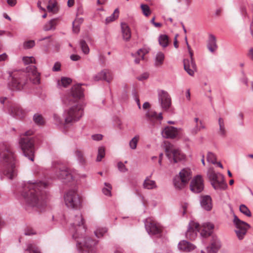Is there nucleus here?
<instances>
[{
    "mask_svg": "<svg viewBox=\"0 0 253 253\" xmlns=\"http://www.w3.org/2000/svg\"><path fill=\"white\" fill-rule=\"evenodd\" d=\"M82 214L79 212L72 218L70 230L73 237L77 240L78 248L87 253H95L93 247L96 242L85 236L86 226Z\"/></svg>",
    "mask_w": 253,
    "mask_h": 253,
    "instance_id": "nucleus-1",
    "label": "nucleus"
},
{
    "mask_svg": "<svg viewBox=\"0 0 253 253\" xmlns=\"http://www.w3.org/2000/svg\"><path fill=\"white\" fill-rule=\"evenodd\" d=\"M45 183L28 182L24 187L23 197L32 206L40 208L44 204L45 194L42 189L45 188Z\"/></svg>",
    "mask_w": 253,
    "mask_h": 253,
    "instance_id": "nucleus-2",
    "label": "nucleus"
},
{
    "mask_svg": "<svg viewBox=\"0 0 253 253\" xmlns=\"http://www.w3.org/2000/svg\"><path fill=\"white\" fill-rule=\"evenodd\" d=\"M0 159L3 167V173L12 179L17 174L15 166V156L10 146L6 143L0 145Z\"/></svg>",
    "mask_w": 253,
    "mask_h": 253,
    "instance_id": "nucleus-3",
    "label": "nucleus"
},
{
    "mask_svg": "<svg viewBox=\"0 0 253 253\" xmlns=\"http://www.w3.org/2000/svg\"><path fill=\"white\" fill-rule=\"evenodd\" d=\"M213 228L214 225L210 223H204L200 226L199 223L191 221L186 233V236L187 239L193 240L197 236V232H199L202 237H207L211 235Z\"/></svg>",
    "mask_w": 253,
    "mask_h": 253,
    "instance_id": "nucleus-4",
    "label": "nucleus"
},
{
    "mask_svg": "<svg viewBox=\"0 0 253 253\" xmlns=\"http://www.w3.org/2000/svg\"><path fill=\"white\" fill-rule=\"evenodd\" d=\"M33 134V131L29 130L21 136L19 141L20 146L24 155L31 161H34V144L33 138L30 136Z\"/></svg>",
    "mask_w": 253,
    "mask_h": 253,
    "instance_id": "nucleus-5",
    "label": "nucleus"
},
{
    "mask_svg": "<svg viewBox=\"0 0 253 253\" xmlns=\"http://www.w3.org/2000/svg\"><path fill=\"white\" fill-rule=\"evenodd\" d=\"M83 115V109L80 104L71 107L65 112V124H73L78 121Z\"/></svg>",
    "mask_w": 253,
    "mask_h": 253,
    "instance_id": "nucleus-6",
    "label": "nucleus"
},
{
    "mask_svg": "<svg viewBox=\"0 0 253 253\" xmlns=\"http://www.w3.org/2000/svg\"><path fill=\"white\" fill-rule=\"evenodd\" d=\"M208 177L213 187L216 190H225L227 185L224 177L219 173H216L212 168H210L208 172Z\"/></svg>",
    "mask_w": 253,
    "mask_h": 253,
    "instance_id": "nucleus-7",
    "label": "nucleus"
},
{
    "mask_svg": "<svg viewBox=\"0 0 253 253\" xmlns=\"http://www.w3.org/2000/svg\"><path fill=\"white\" fill-rule=\"evenodd\" d=\"M83 89L81 84H75L72 86L71 91L66 95L63 100L64 103L67 104L77 102L83 96Z\"/></svg>",
    "mask_w": 253,
    "mask_h": 253,
    "instance_id": "nucleus-8",
    "label": "nucleus"
},
{
    "mask_svg": "<svg viewBox=\"0 0 253 253\" xmlns=\"http://www.w3.org/2000/svg\"><path fill=\"white\" fill-rule=\"evenodd\" d=\"M166 154L169 159L173 161L174 163L184 160L185 159V155L169 143H166Z\"/></svg>",
    "mask_w": 253,
    "mask_h": 253,
    "instance_id": "nucleus-9",
    "label": "nucleus"
},
{
    "mask_svg": "<svg viewBox=\"0 0 253 253\" xmlns=\"http://www.w3.org/2000/svg\"><path fill=\"white\" fill-rule=\"evenodd\" d=\"M192 177V171L189 168L183 169L179 173V176L174 180L175 187L181 189L188 183Z\"/></svg>",
    "mask_w": 253,
    "mask_h": 253,
    "instance_id": "nucleus-10",
    "label": "nucleus"
},
{
    "mask_svg": "<svg viewBox=\"0 0 253 253\" xmlns=\"http://www.w3.org/2000/svg\"><path fill=\"white\" fill-rule=\"evenodd\" d=\"M66 205L72 209L79 208L81 204V198L75 190H69L64 196Z\"/></svg>",
    "mask_w": 253,
    "mask_h": 253,
    "instance_id": "nucleus-11",
    "label": "nucleus"
},
{
    "mask_svg": "<svg viewBox=\"0 0 253 253\" xmlns=\"http://www.w3.org/2000/svg\"><path fill=\"white\" fill-rule=\"evenodd\" d=\"M233 222L235 225V233L238 239L242 240L246 234L250 225L247 223L240 220L236 215H234Z\"/></svg>",
    "mask_w": 253,
    "mask_h": 253,
    "instance_id": "nucleus-12",
    "label": "nucleus"
},
{
    "mask_svg": "<svg viewBox=\"0 0 253 253\" xmlns=\"http://www.w3.org/2000/svg\"><path fill=\"white\" fill-rule=\"evenodd\" d=\"M26 84V81L24 77L18 74H14L11 81L8 84L9 88L13 90H19L23 88Z\"/></svg>",
    "mask_w": 253,
    "mask_h": 253,
    "instance_id": "nucleus-13",
    "label": "nucleus"
},
{
    "mask_svg": "<svg viewBox=\"0 0 253 253\" xmlns=\"http://www.w3.org/2000/svg\"><path fill=\"white\" fill-rule=\"evenodd\" d=\"M57 169L56 175L58 178L65 180L66 182H69L72 180H75L76 177L71 171L63 166H58L56 167Z\"/></svg>",
    "mask_w": 253,
    "mask_h": 253,
    "instance_id": "nucleus-14",
    "label": "nucleus"
},
{
    "mask_svg": "<svg viewBox=\"0 0 253 253\" xmlns=\"http://www.w3.org/2000/svg\"><path fill=\"white\" fill-rule=\"evenodd\" d=\"M185 40L186 41V44L187 45V47L188 49L189 53L190 56V58L191 60V69L189 68V60L187 59H184L183 61L184 63V68L185 70L187 72V73L190 76H193L194 74V72L196 70V65L194 61L193 58V52L191 50L189 45L187 41V38H185Z\"/></svg>",
    "mask_w": 253,
    "mask_h": 253,
    "instance_id": "nucleus-15",
    "label": "nucleus"
},
{
    "mask_svg": "<svg viewBox=\"0 0 253 253\" xmlns=\"http://www.w3.org/2000/svg\"><path fill=\"white\" fill-rule=\"evenodd\" d=\"M146 227L149 233L156 235L162 231V227L153 218H148L146 220Z\"/></svg>",
    "mask_w": 253,
    "mask_h": 253,
    "instance_id": "nucleus-16",
    "label": "nucleus"
},
{
    "mask_svg": "<svg viewBox=\"0 0 253 253\" xmlns=\"http://www.w3.org/2000/svg\"><path fill=\"white\" fill-rule=\"evenodd\" d=\"M28 77L34 84L40 83V74L37 71V68L34 65H30L26 68Z\"/></svg>",
    "mask_w": 253,
    "mask_h": 253,
    "instance_id": "nucleus-17",
    "label": "nucleus"
},
{
    "mask_svg": "<svg viewBox=\"0 0 253 253\" xmlns=\"http://www.w3.org/2000/svg\"><path fill=\"white\" fill-rule=\"evenodd\" d=\"M204 189L203 180L201 176L197 175L191 182L190 189L195 193L201 192Z\"/></svg>",
    "mask_w": 253,
    "mask_h": 253,
    "instance_id": "nucleus-18",
    "label": "nucleus"
},
{
    "mask_svg": "<svg viewBox=\"0 0 253 253\" xmlns=\"http://www.w3.org/2000/svg\"><path fill=\"white\" fill-rule=\"evenodd\" d=\"M147 120L152 125H155L163 119L162 113L157 114L155 111L149 110L145 114Z\"/></svg>",
    "mask_w": 253,
    "mask_h": 253,
    "instance_id": "nucleus-19",
    "label": "nucleus"
},
{
    "mask_svg": "<svg viewBox=\"0 0 253 253\" xmlns=\"http://www.w3.org/2000/svg\"><path fill=\"white\" fill-rule=\"evenodd\" d=\"M159 98L163 109L168 110L171 105V99L166 91L162 90L159 93Z\"/></svg>",
    "mask_w": 253,
    "mask_h": 253,
    "instance_id": "nucleus-20",
    "label": "nucleus"
},
{
    "mask_svg": "<svg viewBox=\"0 0 253 253\" xmlns=\"http://www.w3.org/2000/svg\"><path fill=\"white\" fill-rule=\"evenodd\" d=\"M181 132L180 129L173 126H167L163 131V135L166 138H174L179 136Z\"/></svg>",
    "mask_w": 253,
    "mask_h": 253,
    "instance_id": "nucleus-21",
    "label": "nucleus"
},
{
    "mask_svg": "<svg viewBox=\"0 0 253 253\" xmlns=\"http://www.w3.org/2000/svg\"><path fill=\"white\" fill-rule=\"evenodd\" d=\"M113 79V76L110 71L107 69H104L94 77L95 81H99L104 80L108 82H110Z\"/></svg>",
    "mask_w": 253,
    "mask_h": 253,
    "instance_id": "nucleus-22",
    "label": "nucleus"
},
{
    "mask_svg": "<svg viewBox=\"0 0 253 253\" xmlns=\"http://www.w3.org/2000/svg\"><path fill=\"white\" fill-rule=\"evenodd\" d=\"M10 112L12 116L20 119L24 117L26 115L25 111L18 105H14L11 106Z\"/></svg>",
    "mask_w": 253,
    "mask_h": 253,
    "instance_id": "nucleus-23",
    "label": "nucleus"
},
{
    "mask_svg": "<svg viewBox=\"0 0 253 253\" xmlns=\"http://www.w3.org/2000/svg\"><path fill=\"white\" fill-rule=\"evenodd\" d=\"M220 247V244L219 240L216 238H213L211 243L209 246L207 248L208 253H217ZM201 253H206L202 251Z\"/></svg>",
    "mask_w": 253,
    "mask_h": 253,
    "instance_id": "nucleus-24",
    "label": "nucleus"
},
{
    "mask_svg": "<svg viewBox=\"0 0 253 253\" xmlns=\"http://www.w3.org/2000/svg\"><path fill=\"white\" fill-rule=\"evenodd\" d=\"M122 36L123 40L126 42L130 40L131 37V30L127 24L122 22L121 24Z\"/></svg>",
    "mask_w": 253,
    "mask_h": 253,
    "instance_id": "nucleus-25",
    "label": "nucleus"
},
{
    "mask_svg": "<svg viewBox=\"0 0 253 253\" xmlns=\"http://www.w3.org/2000/svg\"><path fill=\"white\" fill-rule=\"evenodd\" d=\"M201 205L205 210L211 211L212 208L211 198L210 196L206 195L201 197Z\"/></svg>",
    "mask_w": 253,
    "mask_h": 253,
    "instance_id": "nucleus-26",
    "label": "nucleus"
},
{
    "mask_svg": "<svg viewBox=\"0 0 253 253\" xmlns=\"http://www.w3.org/2000/svg\"><path fill=\"white\" fill-rule=\"evenodd\" d=\"M178 248L180 251L189 252L194 250L196 246L189 242L182 241L179 243Z\"/></svg>",
    "mask_w": 253,
    "mask_h": 253,
    "instance_id": "nucleus-27",
    "label": "nucleus"
},
{
    "mask_svg": "<svg viewBox=\"0 0 253 253\" xmlns=\"http://www.w3.org/2000/svg\"><path fill=\"white\" fill-rule=\"evenodd\" d=\"M59 21V19L58 18H55L50 20L43 26V30L45 31L54 30L56 29V26L58 24Z\"/></svg>",
    "mask_w": 253,
    "mask_h": 253,
    "instance_id": "nucleus-28",
    "label": "nucleus"
},
{
    "mask_svg": "<svg viewBox=\"0 0 253 253\" xmlns=\"http://www.w3.org/2000/svg\"><path fill=\"white\" fill-rule=\"evenodd\" d=\"M207 47L209 50L211 52H214L217 48L215 37L212 35H211L209 36Z\"/></svg>",
    "mask_w": 253,
    "mask_h": 253,
    "instance_id": "nucleus-29",
    "label": "nucleus"
},
{
    "mask_svg": "<svg viewBox=\"0 0 253 253\" xmlns=\"http://www.w3.org/2000/svg\"><path fill=\"white\" fill-rule=\"evenodd\" d=\"M165 59V55L162 52H159L156 55L155 65L156 67H161L163 64Z\"/></svg>",
    "mask_w": 253,
    "mask_h": 253,
    "instance_id": "nucleus-30",
    "label": "nucleus"
},
{
    "mask_svg": "<svg viewBox=\"0 0 253 253\" xmlns=\"http://www.w3.org/2000/svg\"><path fill=\"white\" fill-rule=\"evenodd\" d=\"M143 187L147 189L156 188L157 186L155 181L151 180L148 177L146 178L143 182Z\"/></svg>",
    "mask_w": 253,
    "mask_h": 253,
    "instance_id": "nucleus-31",
    "label": "nucleus"
},
{
    "mask_svg": "<svg viewBox=\"0 0 253 253\" xmlns=\"http://www.w3.org/2000/svg\"><path fill=\"white\" fill-rule=\"evenodd\" d=\"M194 121L196 124L195 127L192 129V133L196 134L198 131L201 130V129L204 128L205 126L202 122L199 120L198 118H195Z\"/></svg>",
    "mask_w": 253,
    "mask_h": 253,
    "instance_id": "nucleus-32",
    "label": "nucleus"
},
{
    "mask_svg": "<svg viewBox=\"0 0 253 253\" xmlns=\"http://www.w3.org/2000/svg\"><path fill=\"white\" fill-rule=\"evenodd\" d=\"M218 124L219 127L218 133L220 135L224 136L226 134V130L224 119L222 118H219Z\"/></svg>",
    "mask_w": 253,
    "mask_h": 253,
    "instance_id": "nucleus-33",
    "label": "nucleus"
},
{
    "mask_svg": "<svg viewBox=\"0 0 253 253\" xmlns=\"http://www.w3.org/2000/svg\"><path fill=\"white\" fill-rule=\"evenodd\" d=\"M83 19L77 17L73 22V31L75 33H78L80 31V25L83 22Z\"/></svg>",
    "mask_w": 253,
    "mask_h": 253,
    "instance_id": "nucleus-34",
    "label": "nucleus"
},
{
    "mask_svg": "<svg viewBox=\"0 0 253 253\" xmlns=\"http://www.w3.org/2000/svg\"><path fill=\"white\" fill-rule=\"evenodd\" d=\"M47 9L49 12L56 13L57 11V2L55 0H49Z\"/></svg>",
    "mask_w": 253,
    "mask_h": 253,
    "instance_id": "nucleus-35",
    "label": "nucleus"
},
{
    "mask_svg": "<svg viewBox=\"0 0 253 253\" xmlns=\"http://www.w3.org/2000/svg\"><path fill=\"white\" fill-rule=\"evenodd\" d=\"M26 251L29 253H41L38 247L34 244H28Z\"/></svg>",
    "mask_w": 253,
    "mask_h": 253,
    "instance_id": "nucleus-36",
    "label": "nucleus"
},
{
    "mask_svg": "<svg viewBox=\"0 0 253 253\" xmlns=\"http://www.w3.org/2000/svg\"><path fill=\"white\" fill-rule=\"evenodd\" d=\"M159 42L162 46L164 47L167 46L169 42L168 36L166 35H161L159 38Z\"/></svg>",
    "mask_w": 253,
    "mask_h": 253,
    "instance_id": "nucleus-37",
    "label": "nucleus"
},
{
    "mask_svg": "<svg viewBox=\"0 0 253 253\" xmlns=\"http://www.w3.org/2000/svg\"><path fill=\"white\" fill-rule=\"evenodd\" d=\"M119 15V10L118 8H116L114 13L110 16L106 18V24L109 23L111 22L114 21L116 19H117Z\"/></svg>",
    "mask_w": 253,
    "mask_h": 253,
    "instance_id": "nucleus-38",
    "label": "nucleus"
},
{
    "mask_svg": "<svg viewBox=\"0 0 253 253\" xmlns=\"http://www.w3.org/2000/svg\"><path fill=\"white\" fill-rule=\"evenodd\" d=\"M72 82V80L70 78L67 77H62L60 81L58 82V85L62 86L64 87H67Z\"/></svg>",
    "mask_w": 253,
    "mask_h": 253,
    "instance_id": "nucleus-39",
    "label": "nucleus"
},
{
    "mask_svg": "<svg viewBox=\"0 0 253 253\" xmlns=\"http://www.w3.org/2000/svg\"><path fill=\"white\" fill-rule=\"evenodd\" d=\"M139 140V135H136L133 138H132L129 143V145L130 148L133 150L135 149L136 148Z\"/></svg>",
    "mask_w": 253,
    "mask_h": 253,
    "instance_id": "nucleus-40",
    "label": "nucleus"
},
{
    "mask_svg": "<svg viewBox=\"0 0 253 253\" xmlns=\"http://www.w3.org/2000/svg\"><path fill=\"white\" fill-rule=\"evenodd\" d=\"M34 121L36 124L39 125H42L44 124V121L42 115L35 114L34 116Z\"/></svg>",
    "mask_w": 253,
    "mask_h": 253,
    "instance_id": "nucleus-41",
    "label": "nucleus"
},
{
    "mask_svg": "<svg viewBox=\"0 0 253 253\" xmlns=\"http://www.w3.org/2000/svg\"><path fill=\"white\" fill-rule=\"evenodd\" d=\"M240 211L248 217L251 216V212L249 209L245 205H241L240 206Z\"/></svg>",
    "mask_w": 253,
    "mask_h": 253,
    "instance_id": "nucleus-42",
    "label": "nucleus"
},
{
    "mask_svg": "<svg viewBox=\"0 0 253 253\" xmlns=\"http://www.w3.org/2000/svg\"><path fill=\"white\" fill-rule=\"evenodd\" d=\"M105 155V149L102 147H99L98 150V155L96 158V161L98 162L101 161L102 159L104 157Z\"/></svg>",
    "mask_w": 253,
    "mask_h": 253,
    "instance_id": "nucleus-43",
    "label": "nucleus"
},
{
    "mask_svg": "<svg viewBox=\"0 0 253 253\" xmlns=\"http://www.w3.org/2000/svg\"><path fill=\"white\" fill-rule=\"evenodd\" d=\"M207 160L210 163L215 164L216 163V157L214 154L209 152L207 156Z\"/></svg>",
    "mask_w": 253,
    "mask_h": 253,
    "instance_id": "nucleus-44",
    "label": "nucleus"
},
{
    "mask_svg": "<svg viewBox=\"0 0 253 253\" xmlns=\"http://www.w3.org/2000/svg\"><path fill=\"white\" fill-rule=\"evenodd\" d=\"M80 46L82 49V50L84 54H87L89 53V47L84 41V40L81 41Z\"/></svg>",
    "mask_w": 253,
    "mask_h": 253,
    "instance_id": "nucleus-45",
    "label": "nucleus"
},
{
    "mask_svg": "<svg viewBox=\"0 0 253 253\" xmlns=\"http://www.w3.org/2000/svg\"><path fill=\"white\" fill-rule=\"evenodd\" d=\"M105 187L103 188L102 192L103 193L107 196H111V190L112 189L111 185L108 183H105Z\"/></svg>",
    "mask_w": 253,
    "mask_h": 253,
    "instance_id": "nucleus-46",
    "label": "nucleus"
},
{
    "mask_svg": "<svg viewBox=\"0 0 253 253\" xmlns=\"http://www.w3.org/2000/svg\"><path fill=\"white\" fill-rule=\"evenodd\" d=\"M76 155L78 158V160L81 164H84L85 160L84 156V154L81 150H77L76 151Z\"/></svg>",
    "mask_w": 253,
    "mask_h": 253,
    "instance_id": "nucleus-47",
    "label": "nucleus"
},
{
    "mask_svg": "<svg viewBox=\"0 0 253 253\" xmlns=\"http://www.w3.org/2000/svg\"><path fill=\"white\" fill-rule=\"evenodd\" d=\"M141 10L143 12V13L146 16H148L150 15L151 12L149 7L146 4H141Z\"/></svg>",
    "mask_w": 253,
    "mask_h": 253,
    "instance_id": "nucleus-48",
    "label": "nucleus"
},
{
    "mask_svg": "<svg viewBox=\"0 0 253 253\" xmlns=\"http://www.w3.org/2000/svg\"><path fill=\"white\" fill-rule=\"evenodd\" d=\"M107 232V229L105 228H98L95 231V235L97 237L100 238Z\"/></svg>",
    "mask_w": 253,
    "mask_h": 253,
    "instance_id": "nucleus-49",
    "label": "nucleus"
},
{
    "mask_svg": "<svg viewBox=\"0 0 253 253\" xmlns=\"http://www.w3.org/2000/svg\"><path fill=\"white\" fill-rule=\"evenodd\" d=\"M23 61L25 64H28L30 63H36L35 59L32 56L24 57L23 58Z\"/></svg>",
    "mask_w": 253,
    "mask_h": 253,
    "instance_id": "nucleus-50",
    "label": "nucleus"
},
{
    "mask_svg": "<svg viewBox=\"0 0 253 253\" xmlns=\"http://www.w3.org/2000/svg\"><path fill=\"white\" fill-rule=\"evenodd\" d=\"M35 45V41L30 40L25 42L24 43V47L25 48L28 49L33 47Z\"/></svg>",
    "mask_w": 253,
    "mask_h": 253,
    "instance_id": "nucleus-51",
    "label": "nucleus"
},
{
    "mask_svg": "<svg viewBox=\"0 0 253 253\" xmlns=\"http://www.w3.org/2000/svg\"><path fill=\"white\" fill-rule=\"evenodd\" d=\"M148 53V51L146 49H140L137 51L138 57L141 58V59H144V55Z\"/></svg>",
    "mask_w": 253,
    "mask_h": 253,
    "instance_id": "nucleus-52",
    "label": "nucleus"
},
{
    "mask_svg": "<svg viewBox=\"0 0 253 253\" xmlns=\"http://www.w3.org/2000/svg\"><path fill=\"white\" fill-rule=\"evenodd\" d=\"M118 167L119 169L122 172H126L127 170L126 166L122 162L118 163Z\"/></svg>",
    "mask_w": 253,
    "mask_h": 253,
    "instance_id": "nucleus-53",
    "label": "nucleus"
},
{
    "mask_svg": "<svg viewBox=\"0 0 253 253\" xmlns=\"http://www.w3.org/2000/svg\"><path fill=\"white\" fill-rule=\"evenodd\" d=\"M149 77V74L144 73L137 77L138 80L139 81H143L146 80Z\"/></svg>",
    "mask_w": 253,
    "mask_h": 253,
    "instance_id": "nucleus-54",
    "label": "nucleus"
},
{
    "mask_svg": "<svg viewBox=\"0 0 253 253\" xmlns=\"http://www.w3.org/2000/svg\"><path fill=\"white\" fill-rule=\"evenodd\" d=\"M36 234V232L33 229L31 228H28L25 231V235H32Z\"/></svg>",
    "mask_w": 253,
    "mask_h": 253,
    "instance_id": "nucleus-55",
    "label": "nucleus"
},
{
    "mask_svg": "<svg viewBox=\"0 0 253 253\" xmlns=\"http://www.w3.org/2000/svg\"><path fill=\"white\" fill-rule=\"evenodd\" d=\"M60 67H61L60 63L59 62H56L55 63V64L52 68V70L53 71H55V72L59 71L60 70Z\"/></svg>",
    "mask_w": 253,
    "mask_h": 253,
    "instance_id": "nucleus-56",
    "label": "nucleus"
},
{
    "mask_svg": "<svg viewBox=\"0 0 253 253\" xmlns=\"http://www.w3.org/2000/svg\"><path fill=\"white\" fill-rule=\"evenodd\" d=\"M92 138L94 140H100L102 138V135L101 134H95L92 136Z\"/></svg>",
    "mask_w": 253,
    "mask_h": 253,
    "instance_id": "nucleus-57",
    "label": "nucleus"
},
{
    "mask_svg": "<svg viewBox=\"0 0 253 253\" xmlns=\"http://www.w3.org/2000/svg\"><path fill=\"white\" fill-rule=\"evenodd\" d=\"M248 57L253 61V48L250 49L248 53Z\"/></svg>",
    "mask_w": 253,
    "mask_h": 253,
    "instance_id": "nucleus-58",
    "label": "nucleus"
},
{
    "mask_svg": "<svg viewBox=\"0 0 253 253\" xmlns=\"http://www.w3.org/2000/svg\"><path fill=\"white\" fill-rule=\"evenodd\" d=\"M80 58L81 57L79 55L76 54H73L70 56L71 59L73 61H78L80 60Z\"/></svg>",
    "mask_w": 253,
    "mask_h": 253,
    "instance_id": "nucleus-59",
    "label": "nucleus"
},
{
    "mask_svg": "<svg viewBox=\"0 0 253 253\" xmlns=\"http://www.w3.org/2000/svg\"><path fill=\"white\" fill-rule=\"evenodd\" d=\"M188 204L187 203H184L182 206V213H183V215H184L186 213V209L188 207Z\"/></svg>",
    "mask_w": 253,
    "mask_h": 253,
    "instance_id": "nucleus-60",
    "label": "nucleus"
},
{
    "mask_svg": "<svg viewBox=\"0 0 253 253\" xmlns=\"http://www.w3.org/2000/svg\"><path fill=\"white\" fill-rule=\"evenodd\" d=\"M7 2L10 6H13L16 3V0H7Z\"/></svg>",
    "mask_w": 253,
    "mask_h": 253,
    "instance_id": "nucleus-61",
    "label": "nucleus"
},
{
    "mask_svg": "<svg viewBox=\"0 0 253 253\" xmlns=\"http://www.w3.org/2000/svg\"><path fill=\"white\" fill-rule=\"evenodd\" d=\"M7 58V55L5 53L0 55V61L5 60Z\"/></svg>",
    "mask_w": 253,
    "mask_h": 253,
    "instance_id": "nucleus-62",
    "label": "nucleus"
},
{
    "mask_svg": "<svg viewBox=\"0 0 253 253\" xmlns=\"http://www.w3.org/2000/svg\"><path fill=\"white\" fill-rule=\"evenodd\" d=\"M177 36L178 35H176L175 36V37H174V46L175 48H177L178 47V41L177 40Z\"/></svg>",
    "mask_w": 253,
    "mask_h": 253,
    "instance_id": "nucleus-63",
    "label": "nucleus"
},
{
    "mask_svg": "<svg viewBox=\"0 0 253 253\" xmlns=\"http://www.w3.org/2000/svg\"><path fill=\"white\" fill-rule=\"evenodd\" d=\"M150 104L148 102H146L143 105V108L144 109H147L149 108L150 107Z\"/></svg>",
    "mask_w": 253,
    "mask_h": 253,
    "instance_id": "nucleus-64",
    "label": "nucleus"
}]
</instances>
